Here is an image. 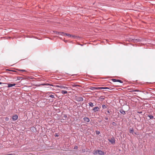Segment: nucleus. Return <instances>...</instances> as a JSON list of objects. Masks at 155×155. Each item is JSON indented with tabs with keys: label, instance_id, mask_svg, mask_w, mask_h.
<instances>
[{
	"label": "nucleus",
	"instance_id": "1",
	"mask_svg": "<svg viewBox=\"0 0 155 155\" xmlns=\"http://www.w3.org/2000/svg\"><path fill=\"white\" fill-rule=\"evenodd\" d=\"M109 89V88L108 87H93L91 89L93 90H99L100 89Z\"/></svg>",
	"mask_w": 155,
	"mask_h": 155
},
{
	"label": "nucleus",
	"instance_id": "2",
	"mask_svg": "<svg viewBox=\"0 0 155 155\" xmlns=\"http://www.w3.org/2000/svg\"><path fill=\"white\" fill-rule=\"evenodd\" d=\"M54 87H59L61 89H64L66 90L68 89V88L67 87L64 86L62 85H55L54 86Z\"/></svg>",
	"mask_w": 155,
	"mask_h": 155
},
{
	"label": "nucleus",
	"instance_id": "3",
	"mask_svg": "<svg viewBox=\"0 0 155 155\" xmlns=\"http://www.w3.org/2000/svg\"><path fill=\"white\" fill-rule=\"evenodd\" d=\"M109 142H110L111 143L113 144L115 143V139L114 138H111L110 139H109Z\"/></svg>",
	"mask_w": 155,
	"mask_h": 155
},
{
	"label": "nucleus",
	"instance_id": "4",
	"mask_svg": "<svg viewBox=\"0 0 155 155\" xmlns=\"http://www.w3.org/2000/svg\"><path fill=\"white\" fill-rule=\"evenodd\" d=\"M18 118V115H15L13 116L12 117V119L13 120H15L17 119Z\"/></svg>",
	"mask_w": 155,
	"mask_h": 155
},
{
	"label": "nucleus",
	"instance_id": "5",
	"mask_svg": "<svg viewBox=\"0 0 155 155\" xmlns=\"http://www.w3.org/2000/svg\"><path fill=\"white\" fill-rule=\"evenodd\" d=\"M99 108L98 107H94L93 110L94 112H96V111H99Z\"/></svg>",
	"mask_w": 155,
	"mask_h": 155
},
{
	"label": "nucleus",
	"instance_id": "6",
	"mask_svg": "<svg viewBox=\"0 0 155 155\" xmlns=\"http://www.w3.org/2000/svg\"><path fill=\"white\" fill-rule=\"evenodd\" d=\"M98 153L100 155H104V153L103 151L101 150H98Z\"/></svg>",
	"mask_w": 155,
	"mask_h": 155
},
{
	"label": "nucleus",
	"instance_id": "7",
	"mask_svg": "<svg viewBox=\"0 0 155 155\" xmlns=\"http://www.w3.org/2000/svg\"><path fill=\"white\" fill-rule=\"evenodd\" d=\"M62 33L63 34V35H64V36L66 35L69 37H71V35H70L69 34L65 33H64V32H62Z\"/></svg>",
	"mask_w": 155,
	"mask_h": 155
},
{
	"label": "nucleus",
	"instance_id": "8",
	"mask_svg": "<svg viewBox=\"0 0 155 155\" xmlns=\"http://www.w3.org/2000/svg\"><path fill=\"white\" fill-rule=\"evenodd\" d=\"M83 119L84 121L86 122H88L90 121V120L88 117H85Z\"/></svg>",
	"mask_w": 155,
	"mask_h": 155
},
{
	"label": "nucleus",
	"instance_id": "9",
	"mask_svg": "<svg viewBox=\"0 0 155 155\" xmlns=\"http://www.w3.org/2000/svg\"><path fill=\"white\" fill-rule=\"evenodd\" d=\"M15 85V84H8V87H12L13 86H14Z\"/></svg>",
	"mask_w": 155,
	"mask_h": 155
},
{
	"label": "nucleus",
	"instance_id": "10",
	"mask_svg": "<svg viewBox=\"0 0 155 155\" xmlns=\"http://www.w3.org/2000/svg\"><path fill=\"white\" fill-rule=\"evenodd\" d=\"M120 112L122 114L124 115L125 114V111L123 109H120Z\"/></svg>",
	"mask_w": 155,
	"mask_h": 155
},
{
	"label": "nucleus",
	"instance_id": "11",
	"mask_svg": "<svg viewBox=\"0 0 155 155\" xmlns=\"http://www.w3.org/2000/svg\"><path fill=\"white\" fill-rule=\"evenodd\" d=\"M61 93H62V94H67V91H66L62 90L61 91Z\"/></svg>",
	"mask_w": 155,
	"mask_h": 155
},
{
	"label": "nucleus",
	"instance_id": "12",
	"mask_svg": "<svg viewBox=\"0 0 155 155\" xmlns=\"http://www.w3.org/2000/svg\"><path fill=\"white\" fill-rule=\"evenodd\" d=\"M89 105L91 107H93L94 106V104L93 103L91 102H90L89 103Z\"/></svg>",
	"mask_w": 155,
	"mask_h": 155
},
{
	"label": "nucleus",
	"instance_id": "13",
	"mask_svg": "<svg viewBox=\"0 0 155 155\" xmlns=\"http://www.w3.org/2000/svg\"><path fill=\"white\" fill-rule=\"evenodd\" d=\"M134 131V130L133 128L130 129V133L133 134V132Z\"/></svg>",
	"mask_w": 155,
	"mask_h": 155
},
{
	"label": "nucleus",
	"instance_id": "14",
	"mask_svg": "<svg viewBox=\"0 0 155 155\" xmlns=\"http://www.w3.org/2000/svg\"><path fill=\"white\" fill-rule=\"evenodd\" d=\"M148 117H149L150 118V119H153V116L152 115H149L148 116Z\"/></svg>",
	"mask_w": 155,
	"mask_h": 155
},
{
	"label": "nucleus",
	"instance_id": "15",
	"mask_svg": "<svg viewBox=\"0 0 155 155\" xmlns=\"http://www.w3.org/2000/svg\"><path fill=\"white\" fill-rule=\"evenodd\" d=\"M45 85H49V86H52L53 87H54V86H55V85H53L52 84H45Z\"/></svg>",
	"mask_w": 155,
	"mask_h": 155
},
{
	"label": "nucleus",
	"instance_id": "16",
	"mask_svg": "<svg viewBox=\"0 0 155 155\" xmlns=\"http://www.w3.org/2000/svg\"><path fill=\"white\" fill-rule=\"evenodd\" d=\"M102 107L103 109H106L107 108V107L104 104H103L102 105Z\"/></svg>",
	"mask_w": 155,
	"mask_h": 155
},
{
	"label": "nucleus",
	"instance_id": "17",
	"mask_svg": "<svg viewBox=\"0 0 155 155\" xmlns=\"http://www.w3.org/2000/svg\"><path fill=\"white\" fill-rule=\"evenodd\" d=\"M98 153V150L94 151L93 152V153L94 154H96Z\"/></svg>",
	"mask_w": 155,
	"mask_h": 155
},
{
	"label": "nucleus",
	"instance_id": "18",
	"mask_svg": "<svg viewBox=\"0 0 155 155\" xmlns=\"http://www.w3.org/2000/svg\"><path fill=\"white\" fill-rule=\"evenodd\" d=\"M117 82H119L121 83H123V81H122L120 80H117Z\"/></svg>",
	"mask_w": 155,
	"mask_h": 155
},
{
	"label": "nucleus",
	"instance_id": "19",
	"mask_svg": "<svg viewBox=\"0 0 155 155\" xmlns=\"http://www.w3.org/2000/svg\"><path fill=\"white\" fill-rule=\"evenodd\" d=\"M50 97H52V98H54V95H51L49 96Z\"/></svg>",
	"mask_w": 155,
	"mask_h": 155
},
{
	"label": "nucleus",
	"instance_id": "20",
	"mask_svg": "<svg viewBox=\"0 0 155 155\" xmlns=\"http://www.w3.org/2000/svg\"><path fill=\"white\" fill-rule=\"evenodd\" d=\"M117 80L116 79H113L112 80L113 81V82H117Z\"/></svg>",
	"mask_w": 155,
	"mask_h": 155
},
{
	"label": "nucleus",
	"instance_id": "21",
	"mask_svg": "<svg viewBox=\"0 0 155 155\" xmlns=\"http://www.w3.org/2000/svg\"><path fill=\"white\" fill-rule=\"evenodd\" d=\"M110 114V111H109V110H108L107 111V114Z\"/></svg>",
	"mask_w": 155,
	"mask_h": 155
},
{
	"label": "nucleus",
	"instance_id": "22",
	"mask_svg": "<svg viewBox=\"0 0 155 155\" xmlns=\"http://www.w3.org/2000/svg\"><path fill=\"white\" fill-rule=\"evenodd\" d=\"M75 37H76V36L75 35H71V37H72L73 38H75Z\"/></svg>",
	"mask_w": 155,
	"mask_h": 155
},
{
	"label": "nucleus",
	"instance_id": "23",
	"mask_svg": "<svg viewBox=\"0 0 155 155\" xmlns=\"http://www.w3.org/2000/svg\"><path fill=\"white\" fill-rule=\"evenodd\" d=\"M78 146H75V147H74V149H78Z\"/></svg>",
	"mask_w": 155,
	"mask_h": 155
},
{
	"label": "nucleus",
	"instance_id": "24",
	"mask_svg": "<svg viewBox=\"0 0 155 155\" xmlns=\"http://www.w3.org/2000/svg\"><path fill=\"white\" fill-rule=\"evenodd\" d=\"M19 71H25L24 70H19Z\"/></svg>",
	"mask_w": 155,
	"mask_h": 155
},
{
	"label": "nucleus",
	"instance_id": "25",
	"mask_svg": "<svg viewBox=\"0 0 155 155\" xmlns=\"http://www.w3.org/2000/svg\"><path fill=\"white\" fill-rule=\"evenodd\" d=\"M64 117H67V115H64Z\"/></svg>",
	"mask_w": 155,
	"mask_h": 155
},
{
	"label": "nucleus",
	"instance_id": "26",
	"mask_svg": "<svg viewBox=\"0 0 155 155\" xmlns=\"http://www.w3.org/2000/svg\"><path fill=\"white\" fill-rule=\"evenodd\" d=\"M139 91L138 90H134L133 91Z\"/></svg>",
	"mask_w": 155,
	"mask_h": 155
},
{
	"label": "nucleus",
	"instance_id": "27",
	"mask_svg": "<svg viewBox=\"0 0 155 155\" xmlns=\"http://www.w3.org/2000/svg\"><path fill=\"white\" fill-rule=\"evenodd\" d=\"M105 119L106 120H107L108 119L107 117H105Z\"/></svg>",
	"mask_w": 155,
	"mask_h": 155
},
{
	"label": "nucleus",
	"instance_id": "28",
	"mask_svg": "<svg viewBox=\"0 0 155 155\" xmlns=\"http://www.w3.org/2000/svg\"><path fill=\"white\" fill-rule=\"evenodd\" d=\"M2 84V82H0V84Z\"/></svg>",
	"mask_w": 155,
	"mask_h": 155
},
{
	"label": "nucleus",
	"instance_id": "29",
	"mask_svg": "<svg viewBox=\"0 0 155 155\" xmlns=\"http://www.w3.org/2000/svg\"><path fill=\"white\" fill-rule=\"evenodd\" d=\"M113 124H115V123L114 122H113Z\"/></svg>",
	"mask_w": 155,
	"mask_h": 155
},
{
	"label": "nucleus",
	"instance_id": "30",
	"mask_svg": "<svg viewBox=\"0 0 155 155\" xmlns=\"http://www.w3.org/2000/svg\"><path fill=\"white\" fill-rule=\"evenodd\" d=\"M113 124H115V123L114 122H113Z\"/></svg>",
	"mask_w": 155,
	"mask_h": 155
},
{
	"label": "nucleus",
	"instance_id": "31",
	"mask_svg": "<svg viewBox=\"0 0 155 155\" xmlns=\"http://www.w3.org/2000/svg\"><path fill=\"white\" fill-rule=\"evenodd\" d=\"M52 93V94H54V93Z\"/></svg>",
	"mask_w": 155,
	"mask_h": 155
},
{
	"label": "nucleus",
	"instance_id": "32",
	"mask_svg": "<svg viewBox=\"0 0 155 155\" xmlns=\"http://www.w3.org/2000/svg\"><path fill=\"white\" fill-rule=\"evenodd\" d=\"M97 134H99L98 132H97Z\"/></svg>",
	"mask_w": 155,
	"mask_h": 155
},
{
	"label": "nucleus",
	"instance_id": "33",
	"mask_svg": "<svg viewBox=\"0 0 155 155\" xmlns=\"http://www.w3.org/2000/svg\"><path fill=\"white\" fill-rule=\"evenodd\" d=\"M55 136H57V135H55Z\"/></svg>",
	"mask_w": 155,
	"mask_h": 155
}]
</instances>
